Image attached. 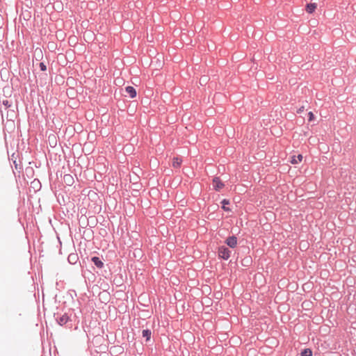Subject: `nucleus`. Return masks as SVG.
Returning a JSON list of instances; mask_svg holds the SVG:
<instances>
[{
	"label": "nucleus",
	"mask_w": 356,
	"mask_h": 356,
	"mask_svg": "<svg viewBox=\"0 0 356 356\" xmlns=\"http://www.w3.org/2000/svg\"><path fill=\"white\" fill-rule=\"evenodd\" d=\"M56 321L60 325V326H65L67 328H71L72 327V318L71 315H69L68 313H63V314H54V315Z\"/></svg>",
	"instance_id": "nucleus-1"
},
{
	"label": "nucleus",
	"mask_w": 356,
	"mask_h": 356,
	"mask_svg": "<svg viewBox=\"0 0 356 356\" xmlns=\"http://www.w3.org/2000/svg\"><path fill=\"white\" fill-rule=\"evenodd\" d=\"M218 256L220 259L228 260L231 256V250L225 245H221L218 248Z\"/></svg>",
	"instance_id": "nucleus-2"
},
{
	"label": "nucleus",
	"mask_w": 356,
	"mask_h": 356,
	"mask_svg": "<svg viewBox=\"0 0 356 356\" xmlns=\"http://www.w3.org/2000/svg\"><path fill=\"white\" fill-rule=\"evenodd\" d=\"M237 237L234 235L228 236L225 241V243L230 248H234L237 245Z\"/></svg>",
	"instance_id": "nucleus-3"
},
{
	"label": "nucleus",
	"mask_w": 356,
	"mask_h": 356,
	"mask_svg": "<svg viewBox=\"0 0 356 356\" xmlns=\"http://www.w3.org/2000/svg\"><path fill=\"white\" fill-rule=\"evenodd\" d=\"M225 186V184L220 180L219 177H215L213 179V188L216 191H220Z\"/></svg>",
	"instance_id": "nucleus-4"
},
{
	"label": "nucleus",
	"mask_w": 356,
	"mask_h": 356,
	"mask_svg": "<svg viewBox=\"0 0 356 356\" xmlns=\"http://www.w3.org/2000/svg\"><path fill=\"white\" fill-rule=\"evenodd\" d=\"M91 261L95 264V266L99 269H102L104 267V263L99 257H92L91 258Z\"/></svg>",
	"instance_id": "nucleus-5"
},
{
	"label": "nucleus",
	"mask_w": 356,
	"mask_h": 356,
	"mask_svg": "<svg viewBox=\"0 0 356 356\" xmlns=\"http://www.w3.org/2000/svg\"><path fill=\"white\" fill-rule=\"evenodd\" d=\"M125 91L127 93V95L129 96V97H131V98H134L137 95L136 90L133 86H127L125 88Z\"/></svg>",
	"instance_id": "nucleus-6"
},
{
	"label": "nucleus",
	"mask_w": 356,
	"mask_h": 356,
	"mask_svg": "<svg viewBox=\"0 0 356 356\" xmlns=\"http://www.w3.org/2000/svg\"><path fill=\"white\" fill-rule=\"evenodd\" d=\"M252 259L251 257L248 256L242 259L241 260V265L244 267H248L252 265Z\"/></svg>",
	"instance_id": "nucleus-7"
},
{
	"label": "nucleus",
	"mask_w": 356,
	"mask_h": 356,
	"mask_svg": "<svg viewBox=\"0 0 356 356\" xmlns=\"http://www.w3.org/2000/svg\"><path fill=\"white\" fill-rule=\"evenodd\" d=\"M316 7H317V5L316 3H307L306 6V11L308 13H312L315 11Z\"/></svg>",
	"instance_id": "nucleus-8"
},
{
	"label": "nucleus",
	"mask_w": 356,
	"mask_h": 356,
	"mask_svg": "<svg viewBox=\"0 0 356 356\" xmlns=\"http://www.w3.org/2000/svg\"><path fill=\"white\" fill-rule=\"evenodd\" d=\"M221 204H222V207L221 208L225 211H227V212H230L232 211V209L229 208V207H226V205H228L230 204V202L229 200L227 199H223L222 201H221Z\"/></svg>",
	"instance_id": "nucleus-9"
},
{
	"label": "nucleus",
	"mask_w": 356,
	"mask_h": 356,
	"mask_svg": "<svg viewBox=\"0 0 356 356\" xmlns=\"http://www.w3.org/2000/svg\"><path fill=\"white\" fill-rule=\"evenodd\" d=\"M142 335L144 338H145L146 342H147L151 339L152 332L149 329L143 330L142 332Z\"/></svg>",
	"instance_id": "nucleus-10"
},
{
	"label": "nucleus",
	"mask_w": 356,
	"mask_h": 356,
	"mask_svg": "<svg viewBox=\"0 0 356 356\" xmlns=\"http://www.w3.org/2000/svg\"><path fill=\"white\" fill-rule=\"evenodd\" d=\"M302 158L303 157H302V154H298L297 156H293L291 157V163L292 164H298V163L302 161Z\"/></svg>",
	"instance_id": "nucleus-11"
},
{
	"label": "nucleus",
	"mask_w": 356,
	"mask_h": 356,
	"mask_svg": "<svg viewBox=\"0 0 356 356\" xmlns=\"http://www.w3.org/2000/svg\"><path fill=\"white\" fill-rule=\"evenodd\" d=\"M181 159L178 157H174L172 160V166L175 168H178L181 166Z\"/></svg>",
	"instance_id": "nucleus-12"
},
{
	"label": "nucleus",
	"mask_w": 356,
	"mask_h": 356,
	"mask_svg": "<svg viewBox=\"0 0 356 356\" xmlns=\"http://www.w3.org/2000/svg\"><path fill=\"white\" fill-rule=\"evenodd\" d=\"M67 259L70 264H75L77 259V255L74 254H71L68 256Z\"/></svg>",
	"instance_id": "nucleus-13"
},
{
	"label": "nucleus",
	"mask_w": 356,
	"mask_h": 356,
	"mask_svg": "<svg viewBox=\"0 0 356 356\" xmlns=\"http://www.w3.org/2000/svg\"><path fill=\"white\" fill-rule=\"evenodd\" d=\"M301 356H312V351L309 348H305L301 352Z\"/></svg>",
	"instance_id": "nucleus-14"
},
{
	"label": "nucleus",
	"mask_w": 356,
	"mask_h": 356,
	"mask_svg": "<svg viewBox=\"0 0 356 356\" xmlns=\"http://www.w3.org/2000/svg\"><path fill=\"white\" fill-rule=\"evenodd\" d=\"M64 179L65 181H66L69 185H70V183H72L73 181L72 176L70 175H65L64 176Z\"/></svg>",
	"instance_id": "nucleus-15"
},
{
	"label": "nucleus",
	"mask_w": 356,
	"mask_h": 356,
	"mask_svg": "<svg viewBox=\"0 0 356 356\" xmlns=\"http://www.w3.org/2000/svg\"><path fill=\"white\" fill-rule=\"evenodd\" d=\"M39 67H40V69L41 71H46L47 70V66H46V65L43 62L40 63Z\"/></svg>",
	"instance_id": "nucleus-16"
},
{
	"label": "nucleus",
	"mask_w": 356,
	"mask_h": 356,
	"mask_svg": "<svg viewBox=\"0 0 356 356\" xmlns=\"http://www.w3.org/2000/svg\"><path fill=\"white\" fill-rule=\"evenodd\" d=\"M308 117H309V119H308L309 121H312L314 119V115L312 111H309L308 113Z\"/></svg>",
	"instance_id": "nucleus-17"
},
{
	"label": "nucleus",
	"mask_w": 356,
	"mask_h": 356,
	"mask_svg": "<svg viewBox=\"0 0 356 356\" xmlns=\"http://www.w3.org/2000/svg\"><path fill=\"white\" fill-rule=\"evenodd\" d=\"M305 111V107L304 106H301L300 107L298 110H297V113H302V112H304Z\"/></svg>",
	"instance_id": "nucleus-18"
},
{
	"label": "nucleus",
	"mask_w": 356,
	"mask_h": 356,
	"mask_svg": "<svg viewBox=\"0 0 356 356\" xmlns=\"http://www.w3.org/2000/svg\"><path fill=\"white\" fill-rule=\"evenodd\" d=\"M207 79V78L205 77L204 79V78H201L200 81H205Z\"/></svg>",
	"instance_id": "nucleus-19"
},
{
	"label": "nucleus",
	"mask_w": 356,
	"mask_h": 356,
	"mask_svg": "<svg viewBox=\"0 0 356 356\" xmlns=\"http://www.w3.org/2000/svg\"><path fill=\"white\" fill-rule=\"evenodd\" d=\"M7 103H8V101H6V102H4L3 104H4L5 105H6V104H7Z\"/></svg>",
	"instance_id": "nucleus-20"
}]
</instances>
